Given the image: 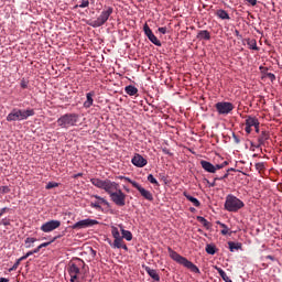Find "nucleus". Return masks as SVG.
Masks as SVG:
<instances>
[{
    "label": "nucleus",
    "mask_w": 282,
    "mask_h": 282,
    "mask_svg": "<svg viewBox=\"0 0 282 282\" xmlns=\"http://www.w3.org/2000/svg\"><path fill=\"white\" fill-rule=\"evenodd\" d=\"M52 188H58V183H56V182H48L46 184V191H52Z\"/></svg>",
    "instance_id": "31"
},
{
    "label": "nucleus",
    "mask_w": 282,
    "mask_h": 282,
    "mask_svg": "<svg viewBox=\"0 0 282 282\" xmlns=\"http://www.w3.org/2000/svg\"><path fill=\"white\" fill-rule=\"evenodd\" d=\"M85 261L82 259H75L67 265V273L70 276V282H83L85 281Z\"/></svg>",
    "instance_id": "2"
},
{
    "label": "nucleus",
    "mask_w": 282,
    "mask_h": 282,
    "mask_svg": "<svg viewBox=\"0 0 282 282\" xmlns=\"http://www.w3.org/2000/svg\"><path fill=\"white\" fill-rule=\"evenodd\" d=\"M250 6H254L257 3V0H247Z\"/></svg>",
    "instance_id": "52"
},
{
    "label": "nucleus",
    "mask_w": 282,
    "mask_h": 282,
    "mask_svg": "<svg viewBox=\"0 0 282 282\" xmlns=\"http://www.w3.org/2000/svg\"><path fill=\"white\" fill-rule=\"evenodd\" d=\"M197 220L199 221V224H202L204 226V228H209L210 223L208 220H206V218L198 216Z\"/></svg>",
    "instance_id": "29"
},
{
    "label": "nucleus",
    "mask_w": 282,
    "mask_h": 282,
    "mask_svg": "<svg viewBox=\"0 0 282 282\" xmlns=\"http://www.w3.org/2000/svg\"><path fill=\"white\" fill-rule=\"evenodd\" d=\"M148 182H150V184H158V180L153 177V174L148 175Z\"/></svg>",
    "instance_id": "37"
},
{
    "label": "nucleus",
    "mask_w": 282,
    "mask_h": 282,
    "mask_svg": "<svg viewBox=\"0 0 282 282\" xmlns=\"http://www.w3.org/2000/svg\"><path fill=\"white\" fill-rule=\"evenodd\" d=\"M78 120H80V116H78V113L68 112L61 116L56 123L61 129H69L72 127H78Z\"/></svg>",
    "instance_id": "5"
},
{
    "label": "nucleus",
    "mask_w": 282,
    "mask_h": 282,
    "mask_svg": "<svg viewBox=\"0 0 282 282\" xmlns=\"http://www.w3.org/2000/svg\"><path fill=\"white\" fill-rule=\"evenodd\" d=\"M256 129V133H259V126L253 127Z\"/></svg>",
    "instance_id": "55"
},
{
    "label": "nucleus",
    "mask_w": 282,
    "mask_h": 282,
    "mask_svg": "<svg viewBox=\"0 0 282 282\" xmlns=\"http://www.w3.org/2000/svg\"><path fill=\"white\" fill-rule=\"evenodd\" d=\"M58 228H61V220H48L40 227V230L42 232H54Z\"/></svg>",
    "instance_id": "11"
},
{
    "label": "nucleus",
    "mask_w": 282,
    "mask_h": 282,
    "mask_svg": "<svg viewBox=\"0 0 282 282\" xmlns=\"http://www.w3.org/2000/svg\"><path fill=\"white\" fill-rule=\"evenodd\" d=\"M221 165H223V167L228 166V161L223 162Z\"/></svg>",
    "instance_id": "54"
},
{
    "label": "nucleus",
    "mask_w": 282,
    "mask_h": 282,
    "mask_svg": "<svg viewBox=\"0 0 282 282\" xmlns=\"http://www.w3.org/2000/svg\"><path fill=\"white\" fill-rule=\"evenodd\" d=\"M247 45H248L249 50H254L256 52H259V46H257V40L248 39Z\"/></svg>",
    "instance_id": "25"
},
{
    "label": "nucleus",
    "mask_w": 282,
    "mask_h": 282,
    "mask_svg": "<svg viewBox=\"0 0 282 282\" xmlns=\"http://www.w3.org/2000/svg\"><path fill=\"white\" fill-rule=\"evenodd\" d=\"M243 206V202L239 199L237 196L232 194L227 195L225 202V210H228V213H237L238 210H241Z\"/></svg>",
    "instance_id": "7"
},
{
    "label": "nucleus",
    "mask_w": 282,
    "mask_h": 282,
    "mask_svg": "<svg viewBox=\"0 0 282 282\" xmlns=\"http://www.w3.org/2000/svg\"><path fill=\"white\" fill-rule=\"evenodd\" d=\"M56 239H58V238H57V237H54L51 241L41 243V245L39 246L40 249H42V248H47V246H50L51 243H54V241H56Z\"/></svg>",
    "instance_id": "34"
},
{
    "label": "nucleus",
    "mask_w": 282,
    "mask_h": 282,
    "mask_svg": "<svg viewBox=\"0 0 282 282\" xmlns=\"http://www.w3.org/2000/svg\"><path fill=\"white\" fill-rule=\"evenodd\" d=\"M260 72H261V74H263L264 78L268 76V67L260 66Z\"/></svg>",
    "instance_id": "39"
},
{
    "label": "nucleus",
    "mask_w": 282,
    "mask_h": 282,
    "mask_svg": "<svg viewBox=\"0 0 282 282\" xmlns=\"http://www.w3.org/2000/svg\"><path fill=\"white\" fill-rule=\"evenodd\" d=\"M96 197V199H99V202L101 203V204H105V198H102V197H100V196H95Z\"/></svg>",
    "instance_id": "51"
},
{
    "label": "nucleus",
    "mask_w": 282,
    "mask_h": 282,
    "mask_svg": "<svg viewBox=\"0 0 282 282\" xmlns=\"http://www.w3.org/2000/svg\"><path fill=\"white\" fill-rule=\"evenodd\" d=\"M265 78H270V80H272L274 78V74L272 73H267Z\"/></svg>",
    "instance_id": "49"
},
{
    "label": "nucleus",
    "mask_w": 282,
    "mask_h": 282,
    "mask_svg": "<svg viewBox=\"0 0 282 282\" xmlns=\"http://www.w3.org/2000/svg\"><path fill=\"white\" fill-rule=\"evenodd\" d=\"M184 197H186V199L188 202H191L193 204V206H195L196 208H199V206H202V203H199V199L191 196L188 193L184 192L183 193Z\"/></svg>",
    "instance_id": "19"
},
{
    "label": "nucleus",
    "mask_w": 282,
    "mask_h": 282,
    "mask_svg": "<svg viewBox=\"0 0 282 282\" xmlns=\"http://www.w3.org/2000/svg\"><path fill=\"white\" fill-rule=\"evenodd\" d=\"M119 228L121 230V235H122L121 237H122L123 241H124V239H126V241H131L133 239V234H131V231L122 228V225H119Z\"/></svg>",
    "instance_id": "18"
},
{
    "label": "nucleus",
    "mask_w": 282,
    "mask_h": 282,
    "mask_svg": "<svg viewBox=\"0 0 282 282\" xmlns=\"http://www.w3.org/2000/svg\"><path fill=\"white\" fill-rule=\"evenodd\" d=\"M111 235L113 237V242L111 240L108 241L109 246L113 248L115 250H124L126 252L129 251V247H127V243H124V240L122 239V236L120 235V230L116 226H111Z\"/></svg>",
    "instance_id": "6"
},
{
    "label": "nucleus",
    "mask_w": 282,
    "mask_h": 282,
    "mask_svg": "<svg viewBox=\"0 0 282 282\" xmlns=\"http://www.w3.org/2000/svg\"><path fill=\"white\" fill-rule=\"evenodd\" d=\"M8 210H10V208H8V207H3L2 209H0V217H3V215H6V213H8Z\"/></svg>",
    "instance_id": "43"
},
{
    "label": "nucleus",
    "mask_w": 282,
    "mask_h": 282,
    "mask_svg": "<svg viewBox=\"0 0 282 282\" xmlns=\"http://www.w3.org/2000/svg\"><path fill=\"white\" fill-rule=\"evenodd\" d=\"M215 270H217V272L221 276L223 281L232 282V280L229 279L228 274H226V271H224L221 268L215 267Z\"/></svg>",
    "instance_id": "24"
},
{
    "label": "nucleus",
    "mask_w": 282,
    "mask_h": 282,
    "mask_svg": "<svg viewBox=\"0 0 282 282\" xmlns=\"http://www.w3.org/2000/svg\"><path fill=\"white\" fill-rule=\"evenodd\" d=\"M20 85L22 89H28V82H25V79H22Z\"/></svg>",
    "instance_id": "44"
},
{
    "label": "nucleus",
    "mask_w": 282,
    "mask_h": 282,
    "mask_svg": "<svg viewBox=\"0 0 282 282\" xmlns=\"http://www.w3.org/2000/svg\"><path fill=\"white\" fill-rule=\"evenodd\" d=\"M34 109L28 108L25 110L14 108L8 116L7 122H21L23 120H28L31 116H34Z\"/></svg>",
    "instance_id": "4"
},
{
    "label": "nucleus",
    "mask_w": 282,
    "mask_h": 282,
    "mask_svg": "<svg viewBox=\"0 0 282 282\" xmlns=\"http://www.w3.org/2000/svg\"><path fill=\"white\" fill-rule=\"evenodd\" d=\"M215 166V173H217V171H221V169H224L223 164H216Z\"/></svg>",
    "instance_id": "46"
},
{
    "label": "nucleus",
    "mask_w": 282,
    "mask_h": 282,
    "mask_svg": "<svg viewBox=\"0 0 282 282\" xmlns=\"http://www.w3.org/2000/svg\"><path fill=\"white\" fill-rule=\"evenodd\" d=\"M167 252L170 254V258L175 261L176 263H180V265H184V268H187L191 272H194V274H199V268L195 265V263L191 262V260L184 258L180 253H177L175 250H173L171 247L167 248Z\"/></svg>",
    "instance_id": "3"
},
{
    "label": "nucleus",
    "mask_w": 282,
    "mask_h": 282,
    "mask_svg": "<svg viewBox=\"0 0 282 282\" xmlns=\"http://www.w3.org/2000/svg\"><path fill=\"white\" fill-rule=\"evenodd\" d=\"M25 243H36V238L29 237L25 239Z\"/></svg>",
    "instance_id": "42"
},
{
    "label": "nucleus",
    "mask_w": 282,
    "mask_h": 282,
    "mask_svg": "<svg viewBox=\"0 0 282 282\" xmlns=\"http://www.w3.org/2000/svg\"><path fill=\"white\" fill-rule=\"evenodd\" d=\"M0 282H10L8 278H0Z\"/></svg>",
    "instance_id": "53"
},
{
    "label": "nucleus",
    "mask_w": 282,
    "mask_h": 282,
    "mask_svg": "<svg viewBox=\"0 0 282 282\" xmlns=\"http://www.w3.org/2000/svg\"><path fill=\"white\" fill-rule=\"evenodd\" d=\"M143 32L145 34V36H148L149 41H151V43H153V45H156V47H162V42H160L158 40V36H155V34H153V31L151 30V28H149V24H144L143 25Z\"/></svg>",
    "instance_id": "13"
},
{
    "label": "nucleus",
    "mask_w": 282,
    "mask_h": 282,
    "mask_svg": "<svg viewBox=\"0 0 282 282\" xmlns=\"http://www.w3.org/2000/svg\"><path fill=\"white\" fill-rule=\"evenodd\" d=\"M270 138V134L265 131H262L258 138L259 147L265 144V141Z\"/></svg>",
    "instance_id": "23"
},
{
    "label": "nucleus",
    "mask_w": 282,
    "mask_h": 282,
    "mask_svg": "<svg viewBox=\"0 0 282 282\" xmlns=\"http://www.w3.org/2000/svg\"><path fill=\"white\" fill-rule=\"evenodd\" d=\"M200 166L202 169H204V171H206L207 173H215V165H213V163L208 162V161H200Z\"/></svg>",
    "instance_id": "17"
},
{
    "label": "nucleus",
    "mask_w": 282,
    "mask_h": 282,
    "mask_svg": "<svg viewBox=\"0 0 282 282\" xmlns=\"http://www.w3.org/2000/svg\"><path fill=\"white\" fill-rule=\"evenodd\" d=\"M75 8H89V0H79V3Z\"/></svg>",
    "instance_id": "30"
},
{
    "label": "nucleus",
    "mask_w": 282,
    "mask_h": 282,
    "mask_svg": "<svg viewBox=\"0 0 282 282\" xmlns=\"http://www.w3.org/2000/svg\"><path fill=\"white\" fill-rule=\"evenodd\" d=\"M11 220L9 218H3L0 220V226H10Z\"/></svg>",
    "instance_id": "38"
},
{
    "label": "nucleus",
    "mask_w": 282,
    "mask_h": 282,
    "mask_svg": "<svg viewBox=\"0 0 282 282\" xmlns=\"http://www.w3.org/2000/svg\"><path fill=\"white\" fill-rule=\"evenodd\" d=\"M256 169H257V171H263V169H265V164L264 163H257L256 164Z\"/></svg>",
    "instance_id": "40"
},
{
    "label": "nucleus",
    "mask_w": 282,
    "mask_h": 282,
    "mask_svg": "<svg viewBox=\"0 0 282 282\" xmlns=\"http://www.w3.org/2000/svg\"><path fill=\"white\" fill-rule=\"evenodd\" d=\"M199 41H210V32L208 30H202L197 33Z\"/></svg>",
    "instance_id": "21"
},
{
    "label": "nucleus",
    "mask_w": 282,
    "mask_h": 282,
    "mask_svg": "<svg viewBox=\"0 0 282 282\" xmlns=\"http://www.w3.org/2000/svg\"><path fill=\"white\" fill-rule=\"evenodd\" d=\"M260 122L257 117L248 116L245 121V131L246 133H252V127H259Z\"/></svg>",
    "instance_id": "14"
},
{
    "label": "nucleus",
    "mask_w": 282,
    "mask_h": 282,
    "mask_svg": "<svg viewBox=\"0 0 282 282\" xmlns=\"http://www.w3.org/2000/svg\"><path fill=\"white\" fill-rule=\"evenodd\" d=\"M162 151L165 155H173V153H171V150H169V148H163Z\"/></svg>",
    "instance_id": "45"
},
{
    "label": "nucleus",
    "mask_w": 282,
    "mask_h": 282,
    "mask_svg": "<svg viewBox=\"0 0 282 282\" xmlns=\"http://www.w3.org/2000/svg\"><path fill=\"white\" fill-rule=\"evenodd\" d=\"M215 108L219 116H228L235 109V105L230 101H219L215 105Z\"/></svg>",
    "instance_id": "9"
},
{
    "label": "nucleus",
    "mask_w": 282,
    "mask_h": 282,
    "mask_svg": "<svg viewBox=\"0 0 282 282\" xmlns=\"http://www.w3.org/2000/svg\"><path fill=\"white\" fill-rule=\"evenodd\" d=\"M216 224H217V226H220V228H223L220 231L221 235L226 236L230 232V228H228V226L226 224H224L219 220H217Z\"/></svg>",
    "instance_id": "26"
},
{
    "label": "nucleus",
    "mask_w": 282,
    "mask_h": 282,
    "mask_svg": "<svg viewBox=\"0 0 282 282\" xmlns=\"http://www.w3.org/2000/svg\"><path fill=\"white\" fill-rule=\"evenodd\" d=\"M145 272L153 279V281H160V274L155 269H151L150 267H145Z\"/></svg>",
    "instance_id": "20"
},
{
    "label": "nucleus",
    "mask_w": 282,
    "mask_h": 282,
    "mask_svg": "<svg viewBox=\"0 0 282 282\" xmlns=\"http://www.w3.org/2000/svg\"><path fill=\"white\" fill-rule=\"evenodd\" d=\"M159 32L161 34H166V28L162 26V28H159Z\"/></svg>",
    "instance_id": "48"
},
{
    "label": "nucleus",
    "mask_w": 282,
    "mask_h": 282,
    "mask_svg": "<svg viewBox=\"0 0 282 282\" xmlns=\"http://www.w3.org/2000/svg\"><path fill=\"white\" fill-rule=\"evenodd\" d=\"M124 91L126 94H128V96H135V94H138V89L135 88V86H132V85L127 86L124 88Z\"/></svg>",
    "instance_id": "27"
},
{
    "label": "nucleus",
    "mask_w": 282,
    "mask_h": 282,
    "mask_svg": "<svg viewBox=\"0 0 282 282\" xmlns=\"http://www.w3.org/2000/svg\"><path fill=\"white\" fill-rule=\"evenodd\" d=\"M100 224L96 219L87 218L79 220L73 225V230H83V228H91L94 226H98Z\"/></svg>",
    "instance_id": "10"
},
{
    "label": "nucleus",
    "mask_w": 282,
    "mask_h": 282,
    "mask_svg": "<svg viewBox=\"0 0 282 282\" xmlns=\"http://www.w3.org/2000/svg\"><path fill=\"white\" fill-rule=\"evenodd\" d=\"M91 208H100V203H91Z\"/></svg>",
    "instance_id": "47"
},
{
    "label": "nucleus",
    "mask_w": 282,
    "mask_h": 282,
    "mask_svg": "<svg viewBox=\"0 0 282 282\" xmlns=\"http://www.w3.org/2000/svg\"><path fill=\"white\" fill-rule=\"evenodd\" d=\"M90 183L96 188H100L105 191V193L109 194V197L116 206H126L127 205V194L120 189V184L111 181V180H100V178H91Z\"/></svg>",
    "instance_id": "1"
},
{
    "label": "nucleus",
    "mask_w": 282,
    "mask_h": 282,
    "mask_svg": "<svg viewBox=\"0 0 282 282\" xmlns=\"http://www.w3.org/2000/svg\"><path fill=\"white\" fill-rule=\"evenodd\" d=\"M19 265H21L20 259H18L15 263L9 269V272H14V270H19Z\"/></svg>",
    "instance_id": "33"
},
{
    "label": "nucleus",
    "mask_w": 282,
    "mask_h": 282,
    "mask_svg": "<svg viewBox=\"0 0 282 282\" xmlns=\"http://www.w3.org/2000/svg\"><path fill=\"white\" fill-rule=\"evenodd\" d=\"M94 96H96V93L90 91L86 94V100L84 102V108L89 109L94 106Z\"/></svg>",
    "instance_id": "16"
},
{
    "label": "nucleus",
    "mask_w": 282,
    "mask_h": 282,
    "mask_svg": "<svg viewBox=\"0 0 282 282\" xmlns=\"http://www.w3.org/2000/svg\"><path fill=\"white\" fill-rule=\"evenodd\" d=\"M131 162L133 166H137V169H144L149 164V161L142 156V154L135 153L133 158L131 159Z\"/></svg>",
    "instance_id": "15"
},
{
    "label": "nucleus",
    "mask_w": 282,
    "mask_h": 282,
    "mask_svg": "<svg viewBox=\"0 0 282 282\" xmlns=\"http://www.w3.org/2000/svg\"><path fill=\"white\" fill-rule=\"evenodd\" d=\"M216 14L223 21H230V15L224 9L218 10Z\"/></svg>",
    "instance_id": "22"
},
{
    "label": "nucleus",
    "mask_w": 282,
    "mask_h": 282,
    "mask_svg": "<svg viewBox=\"0 0 282 282\" xmlns=\"http://www.w3.org/2000/svg\"><path fill=\"white\" fill-rule=\"evenodd\" d=\"M230 252H235V250H241V242H228Z\"/></svg>",
    "instance_id": "28"
},
{
    "label": "nucleus",
    "mask_w": 282,
    "mask_h": 282,
    "mask_svg": "<svg viewBox=\"0 0 282 282\" xmlns=\"http://www.w3.org/2000/svg\"><path fill=\"white\" fill-rule=\"evenodd\" d=\"M132 186L133 188H137L143 199H147V202H153V193H151V191L142 187V185H140L138 182L132 183Z\"/></svg>",
    "instance_id": "12"
},
{
    "label": "nucleus",
    "mask_w": 282,
    "mask_h": 282,
    "mask_svg": "<svg viewBox=\"0 0 282 282\" xmlns=\"http://www.w3.org/2000/svg\"><path fill=\"white\" fill-rule=\"evenodd\" d=\"M33 252L32 251H29L26 252V254L22 256L20 259V261H25V259H28L29 257H32Z\"/></svg>",
    "instance_id": "41"
},
{
    "label": "nucleus",
    "mask_w": 282,
    "mask_h": 282,
    "mask_svg": "<svg viewBox=\"0 0 282 282\" xmlns=\"http://www.w3.org/2000/svg\"><path fill=\"white\" fill-rule=\"evenodd\" d=\"M118 180H124V182H128L129 184H131L133 186V183H137L135 181L127 177V176H118Z\"/></svg>",
    "instance_id": "35"
},
{
    "label": "nucleus",
    "mask_w": 282,
    "mask_h": 282,
    "mask_svg": "<svg viewBox=\"0 0 282 282\" xmlns=\"http://www.w3.org/2000/svg\"><path fill=\"white\" fill-rule=\"evenodd\" d=\"M112 14L113 8L105 6L97 20L93 22V28H101V25H105V23L109 21V17H111Z\"/></svg>",
    "instance_id": "8"
},
{
    "label": "nucleus",
    "mask_w": 282,
    "mask_h": 282,
    "mask_svg": "<svg viewBox=\"0 0 282 282\" xmlns=\"http://www.w3.org/2000/svg\"><path fill=\"white\" fill-rule=\"evenodd\" d=\"M0 193H1V195H7V193H10V187L9 186H1L0 187Z\"/></svg>",
    "instance_id": "36"
},
{
    "label": "nucleus",
    "mask_w": 282,
    "mask_h": 282,
    "mask_svg": "<svg viewBox=\"0 0 282 282\" xmlns=\"http://www.w3.org/2000/svg\"><path fill=\"white\" fill-rule=\"evenodd\" d=\"M31 252H33V254H36V253L41 252V249H40V247H37L34 250H32Z\"/></svg>",
    "instance_id": "50"
},
{
    "label": "nucleus",
    "mask_w": 282,
    "mask_h": 282,
    "mask_svg": "<svg viewBox=\"0 0 282 282\" xmlns=\"http://www.w3.org/2000/svg\"><path fill=\"white\" fill-rule=\"evenodd\" d=\"M205 250H206L207 254H215V252H217L215 250V246H213V245H207Z\"/></svg>",
    "instance_id": "32"
}]
</instances>
